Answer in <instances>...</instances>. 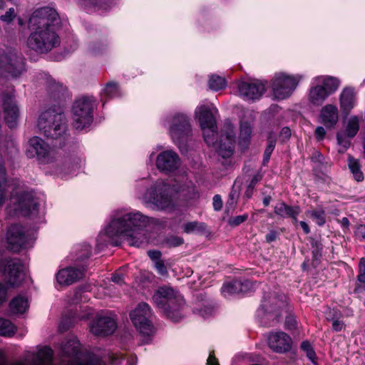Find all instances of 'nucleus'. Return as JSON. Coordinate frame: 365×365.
I'll return each mask as SVG.
<instances>
[{
	"label": "nucleus",
	"instance_id": "6",
	"mask_svg": "<svg viewBox=\"0 0 365 365\" xmlns=\"http://www.w3.org/2000/svg\"><path fill=\"white\" fill-rule=\"evenodd\" d=\"M96 107V101L93 96H83L74 101L72 112L73 125L75 129L81 130L91 125Z\"/></svg>",
	"mask_w": 365,
	"mask_h": 365
},
{
	"label": "nucleus",
	"instance_id": "45",
	"mask_svg": "<svg viewBox=\"0 0 365 365\" xmlns=\"http://www.w3.org/2000/svg\"><path fill=\"white\" fill-rule=\"evenodd\" d=\"M310 244L313 257L316 259H319L322 256L323 249L322 244L319 241L313 238L310 240Z\"/></svg>",
	"mask_w": 365,
	"mask_h": 365
},
{
	"label": "nucleus",
	"instance_id": "35",
	"mask_svg": "<svg viewBox=\"0 0 365 365\" xmlns=\"http://www.w3.org/2000/svg\"><path fill=\"white\" fill-rule=\"evenodd\" d=\"M101 96L108 99L120 96V91L118 84L114 81L108 82L101 91Z\"/></svg>",
	"mask_w": 365,
	"mask_h": 365
},
{
	"label": "nucleus",
	"instance_id": "59",
	"mask_svg": "<svg viewBox=\"0 0 365 365\" xmlns=\"http://www.w3.org/2000/svg\"><path fill=\"white\" fill-rule=\"evenodd\" d=\"M212 312H213L212 308H211L210 307H205L199 309L197 310L198 314H200V316H202V317H205V318L210 316L212 314Z\"/></svg>",
	"mask_w": 365,
	"mask_h": 365
},
{
	"label": "nucleus",
	"instance_id": "5",
	"mask_svg": "<svg viewBox=\"0 0 365 365\" xmlns=\"http://www.w3.org/2000/svg\"><path fill=\"white\" fill-rule=\"evenodd\" d=\"M37 126L39 130L48 138L58 139L67 132L66 116L61 111L48 109L38 117Z\"/></svg>",
	"mask_w": 365,
	"mask_h": 365
},
{
	"label": "nucleus",
	"instance_id": "31",
	"mask_svg": "<svg viewBox=\"0 0 365 365\" xmlns=\"http://www.w3.org/2000/svg\"><path fill=\"white\" fill-rule=\"evenodd\" d=\"M328 96L326 89L319 84L312 88L309 95V101L314 105H321Z\"/></svg>",
	"mask_w": 365,
	"mask_h": 365
},
{
	"label": "nucleus",
	"instance_id": "2",
	"mask_svg": "<svg viewBox=\"0 0 365 365\" xmlns=\"http://www.w3.org/2000/svg\"><path fill=\"white\" fill-rule=\"evenodd\" d=\"M150 219L140 212L125 213L113 218L106 227V234L110 237H120L129 245L140 247L145 241L144 228Z\"/></svg>",
	"mask_w": 365,
	"mask_h": 365
},
{
	"label": "nucleus",
	"instance_id": "41",
	"mask_svg": "<svg viewBox=\"0 0 365 365\" xmlns=\"http://www.w3.org/2000/svg\"><path fill=\"white\" fill-rule=\"evenodd\" d=\"M329 313L331 314V316L327 317V319L332 321V329L335 331H341L344 327V322L339 320V313L334 309L330 311Z\"/></svg>",
	"mask_w": 365,
	"mask_h": 365
},
{
	"label": "nucleus",
	"instance_id": "42",
	"mask_svg": "<svg viewBox=\"0 0 365 365\" xmlns=\"http://www.w3.org/2000/svg\"><path fill=\"white\" fill-rule=\"evenodd\" d=\"M262 178V175L259 173H257L252 177L245 192V197L249 199L252 196L255 185Z\"/></svg>",
	"mask_w": 365,
	"mask_h": 365
},
{
	"label": "nucleus",
	"instance_id": "61",
	"mask_svg": "<svg viewBox=\"0 0 365 365\" xmlns=\"http://www.w3.org/2000/svg\"><path fill=\"white\" fill-rule=\"evenodd\" d=\"M357 279L359 284L356 289H364L365 290V273H359Z\"/></svg>",
	"mask_w": 365,
	"mask_h": 365
},
{
	"label": "nucleus",
	"instance_id": "37",
	"mask_svg": "<svg viewBox=\"0 0 365 365\" xmlns=\"http://www.w3.org/2000/svg\"><path fill=\"white\" fill-rule=\"evenodd\" d=\"M183 231L190 234L192 232H203L206 230V225L204 222L197 221L189 222L182 225Z\"/></svg>",
	"mask_w": 365,
	"mask_h": 365
},
{
	"label": "nucleus",
	"instance_id": "26",
	"mask_svg": "<svg viewBox=\"0 0 365 365\" xmlns=\"http://www.w3.org/2000/svg\"><path fill=\"white\" fill-rule=\"evenodd\" d=\"M250 285L249 281L241 282L234 280L230 282L225 283L221 288L222 294L225 297H230L232 295L245 292Z\"/></svg>",
	"mask_w": 365,
	"mask_h": 365
},
{
	"label": "nucleus",
	"instance_id": "9",
	"mask_svg": "<svg viewBox=\"0 0 365 365\" xmlns=\"http://www.w3.org/2000/svg\"><path fill=\"white\" fill-rule=\"evenodd\" d=\"M302 77L284 73H277L272 79V88L275 98L282 100L289 97L297 88Z\"/></svg>",
	"mask_w": 365,
	"mask_h": 365
},
{
	"label": "nucleus",
	"instance_id": "49",
	"mask_svg": "<svg viewBox=\"0 0 365 365\" xmlns=\"http://www.w3.org/2000/svg\"><path fill=\"white\" fill-rule=\"evenodd\" d=\"M247 218H248V215L247 214H244V215H242L235 216V217H232L231 219H230L229 224L232 227H236V226L240 225V224H242L245 221H246L247 220Z\"/></svg>",
	"mask_w": 365,
	"mask_h": 365
},
{
	"label": "nucleus",
	"instance_id": "20",
	"mask_svg": "<svg viewBox=\"0 0 365 365\" xmlns=\"http://www.w3.org/2000/svg\"><path fill=\"white\" fill-rule=\"evenodd\" d=\"M84 268L68 267L58 272L56 280L61 285H70L83 277Z\"/></svg>",
	"mask_w": 365,
	"mask_h": 365
},
{
	"label": "nucleus",
	"instance_id": "47",
	"mask_svg": "<svg viewBox=\"0 0 365 365\" xmlns=\"http://www.w3.org/2000/svg\"><path fill=\"white\" fill-rule=\"evenodd\" d=\"M16 14L14 8H10L4 15L0 16V20L6 24H10L15 19Z\"/></svg>",
	"mask_w": 365,
	"mask_h": 365
},
{
	"label": "nucleus",
	"instance_id": "4",
	"mask_svg": "<svg viewBox=\"0 0 365 365\" xmlns=\"http://www.w3.org/2000/svg\"><path fill=\"white\" fill-rule=\"evenodd\" d=\"M205 141L209 146L215 147L223 158H230L234 152L235 133L234 125L229 121L224 124L219 141L217 140V124L214 128L202 129Z\"/></svg>",
	"mask_w": 365,
	"mask_h": 365
},
{
	"label": "nucleus",
	"instance_id": "38",
	"mask_svg": "<svg viewBox=\"0 0 365 365\" xmlns=\"http://www.w3.org/2000/svg\"><path fill=\"white\" fill-rule=\"evenodd\" d=\"M359 119L356 116L351 117L349 119L345 128L344 133L349 138H353L359 131Z\"/></svg>",
	"mask_w": 365,
	"mask_h": 365
},
{
	"label": "nucleus",
	"instance_id": "34",
	"mask_svg": "<svg viewBox=\"0 0 365 365\" xmlns=\"http://www.w3.org/2000/svg\"><path fill=\"white\" fill-rule=\"evenodd\" d=\"M10 310L14 314H22L29 307L27 299L21 296L14 298L9 303Z\"/></svg>",
	"mask_w": 365,
	"mask_h": 365
},
{
	"label": "nucleus",
	"instance_id": "30",
	"mask_svg": "<svg viewBox=\"0 0 365 365\" xmlns=\"http://www.w3.org/2000/svg\"><path fill=\"white\" fill-rule=\"evenodd\" d=\"M354 93L351 88L344 89L340 96L341 108L344 113H348L354 106Z\"/></svg>",
	"mask_w": 365,
	"mask_h": 365
},
{
	"label": "nucleus",
	"instance_id": "14",
	"mask_svg": "<svg viewBox=\"0 0 365 365\" xmlns=\"http://www.w3.org/2000/svg\"><path fill=\"white\" fill-rule=\"evenodd\" d=\"M237 87L240 96L245 101L259 99L265 91L264 84L258 81H240Z\"/></svg>",
	"mask_w": 365,
	"mask_h": 365
},
{
	"label": "nucleus",
	"instance_id": "53",
	"mask_svg": "<svg viewBox=\"0 0 365 365\" xmlns=\"http://www.w3.org/2000/svg\"><path fill=\"white\" fill-rule=\"evenodd\" d=\"M214 210L216 211H219L222 207V200L219 195H215L213 197V202H212Z\"/></svg>",
	"mask_w": 365,
	"mask_h": 365
},
{
	"label": "nucleus",
	"instance_id": "25",
	"mask_svg": "<svg viewBox=\"0 0 365 365\" xmlns=\"http://www.w3.org/2000/svg\"><path fill=\"white\" fill-rule=\"evenodd\" d=\"M320 118L326 128H333L339 119L337 108L330 104L325 106L321 110Z\"/></svg>",
	"mask_w": 365,
	"mask_h": 365
},
{
	"label": "nucleus",
	"instance_id": "7",
	"mask_svg": "<svg viewBox=\"0 0 365 365\" xmlns=\"http://www.w3.org/2000/svg\"><path fill=\"white\" fill-rule=\"evenodd\" d=\"M146 202L150 203L160 210L171 208L174 206L173 189L162 180H157L144 195Z\"/></svg>",
	"mask_w": 365,
	"mask_h": 365
},
{
	"label": "nucleus",
	"instance_id": "10",
	"mask_svg": "<svg viewBox=\"0 0 365 365\" xmlns=\"http://www.w3.org/2000/svg\"><path fill=\"white\" fill-rule=\"evenodd\" d=\"M2 108L4 119L8 126L11 128L16 127L19 115V109L13 86H7L2 93Z\"/></svg>",
	"mask_w": 365,
	"mask_h": 365
},
{
	"label": "nucleus",
	"instance_id": "8",
	"mask_svg": "<svg viewBox=\"0 0 365 365\" xmlns=\"http://www.w3.org/2000/svg\"><path fill=\"white\" fill-rule=\"evenodd\" d=\"M283 305L284 302L274 294L264 296L260 308L257 310L261 324L264 327H272L277 324L281 318L280 309Z\"/></svg>",
	"mask_w": 365,
	"mask_h": 365
},
{
	"label": "nucleus",
	"instance_id": "12",
	"mask_svg": "<svg viewBox=\"0 0 365 365\" xmlns=\"http://www.w3.org/2000/svg\"><path fill=\"white\" fill-rule=\"evenodd\" d=\"M152 316L149 305L145 302L140 303L130 313V319L140 333L145 336H150L153 332V326L150 322Z\"/></svg>",
	"mask_w": 365,
	"mask_h": 365
},
{
	"label": "nucleus",
	"instance_id": "46",
	"mask_svg": "<svg viewBox=\"0 0 365 365\" xmlns=\"http://www.w3.org/2000/svg\"><path fill=\"white\" fill-rule=\"evenodd\" d=\"M300 347L302 350L306 353L308 359L312 362H314L316 354L310 343L307 341H302Z\"/></svg>",
	"mask_w": 365,
	"mask_h": 365
},
{
	"label": "nucleus",
	"instance_id": "22",
	"mask_svg": "<svg viewBox=\"0 0 365 365\" xmlns=\"http://www.w3.org/2000/svg\"><path fill=\"white\" fill-rule=\"evenodd\" d=\"M79 346V341L76 337L68 339L66 344L62 346L63 354L71 358L68 360L69 365H97L93 363L83 364L78 361Z\"/></svg>",
	"mask_w": 365,
	"mask_h": 365
},
{
	"label": "nucleus",
	"instance_id": "52",
	"mask_svg": "<svg viewBox=\"0 0 365 365\" xmlns=\"http://www.w3.org/2000/svg\"><path fill=\"white\" fill-rule=\"evenodd\" d=\"M354 233L356 237L360 240L365 239V225H358L355 230Z\"/></svg>",
	"mask_w": 365,
	"mask_h": 365
},
{
	"label": "nucleus",
	"instance_id": "23",
	"mask_svg": "<svg viewBox=\"0 0 365 365\" xmlns=\"http://www.w3.org/2000/svg\"><path fill=\"white\" fill-rule=\"evenodd\" d=\"M29 143L30 148L35 152L39 160L48 161L52 150L48 143L37 136L31 138Z\"/></svg>",
	"mask_w": 365,
	"mask_h": 365
},
{
	"label": "nucleus",
	"instance_id": "39",
	"mask_svg": "<svg viewBox=\"0 0 365 365\" xmlns=\"http://www.w3.org/2000/svg\"><path fill=\"white\" fill-rule=\"evenodd\" d=\"M226 84L225 79L217 75L211 76L208 81L209 88L215 91L225 88Z\"/></svg>",
	"mask_w": 365,
	"mask_h": 365
},
{
	"label": "nucleus",
	"instance_id": "21",
	"mask_svg": "<svg viewBox=\"0 0 365 365\" xmlns=\"http://www.w3.org/2000/svg\"><path fill=\"white\" fill-rule=\"evenodd\" d=\"M38 203L31 192H23L16 199V205L14 210L24 216L29 215L33 210H36Z\"/></svg>",
	"mask_w": 365,
	"mask_h": 365
},
{
	"label": "nucleus",
	"instance_id": "56",
	"mask_svg": "<svg viewBox=\"0 0 365 365\" xmlns=\"http://www.w3.org/2000/svg\"><path fill=\"white\" fill-rule=\"evenodd\" d=\"M7 298V287L0 282V304L6 300Z\"/></svg>",
	"mask_w": 365,
	"mask_h": 365
},
{
	"label": "nucleus",
	"instance_id": "19",
	"mask_svg": "<svg viewBox=\"0 0 365 365\" xmlns=\"http://www.w3.org/2000/svg\"><path fill=\"white\" fill-rule=\"evenodd\" d=\"M180 164L178 154L172 150L161 152L156 158V166L158 170L171 173L176 170Z\"/></svg>",
	"mask_w": 365,
	"mask_h": 365
},
{
	"label": "nucleus",
	"instance_id": "43",
	"mask_svg": "<svg viewBox=\"0 0 365 365\" xmlns=\"http://www.w3.org/2000/svg\"><path fill=\"white\" fill-rule=\"evenodd\" d=\"M240 185H237V182L235 181L232 185V190L229 194V200L227 203L230 205L235 204L240 197Z\"/></svg>",
	"mask_w": 365,
	"mask_h": 365
},
{
	"label": "nucleus",
	"instance_id": "44",
	"mask_svg": "<svg viewBox=\"0 0 365 365\" xmlns=\"http://www.w3.org/2000/svg\"><path fill=\"white\" fill-rule=\"evenodd\" d=\"M307 215L319 226H322L325 223L324 212L322 210L309 211Z\"/></svg>",
	"mask_w": 365,
	"mask_h": 365
},
{
	"label": "nucleus",
	"instance_id": "13",
	"mask_svg": "<svg viewBox=\"0 0 365 365\" xmlns=\"http://www.w3.org/2000/svg\"><path fill=\"white\" fill-rule=\"evenodd\" d=\"M4 275L6 284L11 287L20 286L25 277V266L18 258L6 259L4 262Z\"/></svg>",
	"mask_w": 365,
	"mask_h": 365
},
{
	"label": "nucleus",
	"instance_id": "17",
	"mask_svg": "<svg viewBox=\"0 0 365 365\" xmlns=\"http://www.w3.org/2000/svg\"><path fill=\"white\" fill-rule=\"evenodd\" d=\"M269 347L274 352L284 354L291 349L292 340L283 331L272 332L267 337Z\"/></svg>",
	"mask_w": 365,
	"mask_h": 365
},
{
	"label": "nucleus",
	"instance_id": "36",
	"mask_svg": "<svg viewBox=\"0 0 365 365\" xmlns=\"http://www.w3.org/2000/svg\"><path fill=\"white\" fill-rule=\"evenodd\" d=\"M348 165L355 180L358 182L363 180L364 175L361 171V167L358 160L349 155L348 158Z\"/></svg>",
	"mask_w": 365,
	"mask_h": 365
},
{
	"label": "nucleus",
	"instance_id": "33",
	"mask_svg": "<svg viewBox=\"0 0 365 365\" xmlns=\"http://www.w3.org/2000/svg\"><path fill=\"white\" fill-rule=\"evenodd\" d=\"M47 89L50 95L54 98H60L66 91V87L55 79L49 77L46 80Z\"/></svg>",
	"mask_w": 365,
	"mask_h": 365
},
{
	"label": "nucleus",
	"instance_id": "48",
	"mask_svg": "<svg viewBox=\"0 0 365 365\" xmlns=\"http://www.w3.org/2000/svg\"><path fill=\"white\" fill-rule=\"evenodd\" d=\"M184 240L178 236H171L166 240V245L168 247H175L182 245Z\"/></svg>",
	"mask_w": 365,
	"mask_h": 365
},
{
	"label": "nucleus",
	"instance_id": "3",
	"mask_svg": "<svg viewBox=\"0 0 365 365\" xmlns=\"http://www.w3.org/2000/svg\"><path fill=\"white\" fill-rule=\"evenodd\" d=\"M153 299L162 312L172 321L178 322L182 318L181 309L184 305V299L173 289L159 287L154 293Z\"/></svg>",
	"mask_w": 365,
	"mask_h": 365
},
{
	"label": "nucleus",
	"instance_id": "28",
	"mask_svg": "<svg viewBox=\"0 0 365 365\" xmlns=\"http://www.w3.org/2000/svg\"><path fill=\"white\" fill-rule=\"evenodd\" d=\"M274 212L282 218L294 217L301 212L299 206H290L284 202H279L274 208Z\"/></svg>",
	"mask_w": 365,
	"mask_h": 365
},
{
	"label": "nucleus",
	"instance_id": "15",
	"mask_svg": "<svg viewBox=\"0 0 365 365\" xmlns=\"http://www.w3.org/2000/svg\"><path fill=\"white\" fill-rule=\"evenodd\" d=\"M2 69L12 78L20 76L25 71V62L22 56L6 54L1 61Z\"/></svg>",
	"mask_w": 365,
	"mask_h": 365
},
{
	"label": "nucleus",
	"instance_id": "1",
	"mask_svg": "<svg viewBox=\"0 0 365 365\" xmlns=\"http://www.w3.org/2000/svg\"><path fill=\"white\" fill-rule=\"evenodd\" d=\"M63 24L55 9L43 7L36 10L29 19L33 31L26 39L27 48L38 54H45L58 47L61 39L57 31Z\"/></svg>",
	"mask_w": 365,
	"mask_h": 365
},
{
	"label": "nucleus",
	"instance_id": "63",
	"mask_svg": "<svg viewBox=\"0 0 365 365\" xmlns=\"http://www.w3.org/2000/svg\"><path fill=\"white\" fill-rule=\"evenodd\" d=\"M291 136V130L288 127H284L280 132V137L284 140H287Z\"/></svg>",
	"mask_w": 365,
	"mask_h": 365
},
{
	"label": "nucleus",
	"instance_id": "64",
	"mask_svg": "<svg viewBox=\"0 0 365 365\" xmlns=\"http://www.w3.org/2000/svg\"><path fill=\"white\" fill-rule=\"evenodd\" d=\"M207 365H219L217 359L215 358L214 353H210L207 361Z\"/></svg>",
	"mask_w": 365,
	"mask_h": 365
},
{
	"label": "nucleus",
	"instance_id": "58",
	"mask_svg": "<svg viewBox=\"0 0 365 365\" xmlns=\"http://www.w3.org/2000/svg\"><path fill=\"white\" fill-rule=\"evenodd\" d=\"M148 255L154 263L158 260H161V252L158 250H149Z\"/></svg>",
	"mask_w": 365,
	"mask_h": 365
},
{
	"label": "nucleus",
	"instance_id": "50",
	"mask_svg": "<svg viewBox=\"0 0 365 365\" xmlns=\"http://www.w3.org/2000/svg\"><path fill=\"white\" fill-rule=\"evenodd\" d=\"M154 266L159 274L162 276H165L168 274L167 268L164 264V262L162 259L155 262L154 263Z\"/></svg>",
	"mask_w": 365,
	"mask_h": 365
},
{
	"label": "nucleus",
	"instance_id": "62",
	"mask_svg": "<svg viewBox=\"0 0 365 365\" xmlns=\"http://www.w3.org/2000/svg\"><path fill=\"white\" fill-rule=\"evenodd\" d=\"M277 232L274 230L269 231L265 236L266 242L268 243H270L272 242H274L277 238Z\"/></svg>",
	"mask_w": 365,
	"mask_h": 365
},
{
	"label": "nucleus",
	"instance_id": "24",
	"mask_svg": "<svg viewBox=\"0 0 365 365\" xmlns=\"http://www.w3.org/2000/svg\"><path fill=\"white\" fill-rule=\"evenodd\" d=\"M195 115L198 119L202 129L214 128L216 125V120L211 109L205 105L197 106Z\"/></svg>",
	"mask_w": 365,
	"mask_h": 365
},
{
	"label": "nucleus",
	"instance_id": "29",
	"mask_svg": "<svg viewBox=\"0 0 365 365\" xmlns=\"http://www.w3.org/2000/svg\"><path fill=\"white\" fill-rule=\"evenodd\" d=\"M53 350L45 346L41 349L32 360L31 365H52Z\"/></svg>",
	"mask_w": 365,
	"mask_h": 365
},
{
	"label": "nucleus",
	"instance_id": "55",
	"mask_svg": "<svg viewBox=\"0 0 365 365\" xmlns=\"http://www.w3.org/2000/svg\"><path fill=\"white\" fill-rule=\"evenodd\" d=\"M345 133H338L336 135L337 141L339 145H341L344 148H347L349 146V141L346 140Z\"/></svg>",
	"mask_w": 365,
	"mask_h": 365
},
{
	"label": "nucleus",
	"instance_id": "11",
	"mask_svg": "<svg viewBox=\"0 0 365 365\" xmlns=\"http://www.w3.org/2000/svg\"><path fill=\"white\" fill-rule=\"evenodd\" d=\"M170 134L173 141L181 144L192 135V128L189 118L184 113H175L170 123Z\"/></svg>",
	"mask_w": 365,
	"mask_h": 365
},
{
	"label": "nucleus",
	"instance_id": "54",
	"mask_svg": "<svg viewBox=\"0 0 365 365\" xmlns=\"http://www.w3.org/2000/svg\"><path fill=\"white\" fill-rule=\"evenodd\" d=\"M297 322L294 317L289 315L286 317L285 326L287 329H293L296 328Z\"/></svg>",
	"mask_w": 365,
	"mask_h": 365
},
{
	"label": "nucleus",
	"instance_id": "60",
	"mask_svg": "<svg viewBox=\"0 0 365 365\" xmlns=\"http://www.w3.org/2000/svg\"><path fill=\"white\" fill-rule=\"evenodd\" d=\"M326 135L324 128L322 126H318L315 129V135L317 140H322Z\"/></svg>",
	"mask_w": 365,
	"mask_h": 365
},
{
	"label": "nucleus",
	"instance_id": "40",
	"mask_svg": "<svg viewBox=\"0 0 365 365\" xmlns=\"http://www.w3.org/2000/svg\"><path fill=\"white\" fill-rule=\"evenodd\" d=\"M15 333L14 325L9 320L0 318V335L11 336Z\"/></svg>",
	"mask_w": 365,
	"mask_h": 365
},
{
	"label": "nucleus",
	"instance_id": "27",
	"mask_svg": "<svg viewBox=\"0 0 365 365\" xmlns=\"http://www.w3.org/2000/svg\"><path fill=\"white\" fill-rule=\"evenodd\" d=\"M316 84H322L321 86L326 89L329 96L335 92L339 86L340 81L333 76H321L314 78Z\"/></svg>",
	"mask_w": 365,
	"mask_h": 365
},
{
	"label": "nucleus",
	"instance_id": "18",
	"mask_svg": "<svg viewBox=\"0 0 365 365\" xmlns=\"http://www.w3.org/2000/svg\"><path fill=\"white\" fill-rule=\"evenodd\" d=\"M8 248L13 252H19L25 247L26 235L24 227L19 225H12L6 233Z\"/></svg>",
	"mask_w": 365,
	"mask_h": 365
},
{
	"label": "nucleus",
	"instance_id": "51",
	"mask_svg": "<svg viewBox=\"0 0 365 365\" xmlns=\"http://www.w3.org/2000/svg\"><path fill=\"white\" fill-rule=\"evenodd\" d=\"M91 253V247L88 245H84L83 246L81 252L79 254L77 259L79 261H82L85 259H88L90 257Z\"/></svg>",
	"mask_w": 365,
	"mask_h": 365
},
{
	"label": "nucleus",
	"instance_id": "16",
	"mask_svg": "<svg viewBox=\"0 0 365 365\" xmlns=\"http://www.w3.org/2000/svg\"><path fill=\"white\" fill-rule=\"evenodd\" d=\"M116 328L115 321L108 316H97L90 324V330L96 336L112 334Z\"/></svg>",
	"mask_w": 365,
	"mask_h": 365
},
{
	"label": "nucleus",
	"instance_id": "57",
	"mask_svg": "<svg viewBox=\"0 0 365 365\" xmlns=\"http://www.w3.org/2000/svg\"><path fill=\"white\" fill-rule=\"evenodd\" d=\"M275 147V140L272 139L271 135L268 138V144L265 148L264 153L272 154Z\"/></svg>",
	"mask_w": 365,
	"mask_h": 365
},
{
	"label": "nucleus",
	"instance_id": "32",
	"mask_svg": "<svg viewBox=\"0 0 365 365\" xmlns=\"http://www.w3.org/2000/svg\"><path fill=\"white\" fill-rule=\"evenodd\" d=\"M252 126L248 122L242 121L239 136V144L242 149H246L250 142Z\"/></svg>",
	"mask_w": 365,
	"mask_h": 365
}]
</instances>
